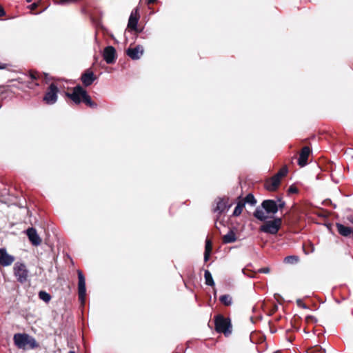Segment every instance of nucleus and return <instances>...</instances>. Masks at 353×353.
<instances>
[{
    "instance_id": "nucleus-1",
    "label": "nucleus",
    "mask_w": 353,
    "mask_h": 353,
    "mask_svg": "<svg viewBox=\"0 0 353 353\" xmlns=\"http://www.w3.org/2000/svg\"><path fill=\"white\" fill-rule=\"evenodd\" d=\"M13 341L14 345L19 349L26 350L27 345H29L30 349H34L38 347V343L34 338L28 334H15L13 337Z\"/></svg>"
},
{
    "instance_id": "nucleus-2",
    "label": "nucleus",
    "mask_w": 353,
    "mask_h": 353,
    "mask_svg": "<svg viewBox=\"0 0 353 353\" xmlns=\"http://www.w3.org/2000/svg\"><path fill=\"white\" fill-rule=\"evenodd\" d=\"M214 325L215 330L219 333H223L226 336L232 333V325L229 318L217 315L214 318Z\"/></svg>"
},
{
    "instance_id": "nucleus-3",
    "label": "nucleus",
    "mask_w": 353,
    "mask_h": 353,
    "mask_svg": "<svg viewBox=\"0 0 353 353\" xmlns=\"http://www.w3.org/2000/svg\"><path fill=\"white\" fill-rule=\"evenodd\" d=\"M281 223L282 219L276 217L274 220L266 221L265 224L261 225L259 230L266 234H276L280 230Z\"/></svg>"
},
{
    "instance_id": "nucleus-4",
    "label": "nucleus",
    "mask_w": 353,
    "mask_h": 353,
    "mask_svg": "<svg viewBox=\"0 0 353 353\" xmlns=\"http://www.w3.org/2000/svg\"><path fill=\"white\" fill-rule=\"evenodd\" d=\"M13 272L17 281L20 283H24L28 281L29 271L23 263H15L13 268Z\"/></svg>"
},
{
    "instance_id": "nucleus-5",
    "label": "nucleus",
    "mask_w": 353,
    "mask_h": 353,
    "mask_svg": "<svg viewBox=\"0 0 353 353\" xmlns=\"http://www.w3.org/2000/svg\"><path fill=\"white\" fill-rule=\"evenodd\" d=\"M59 89L54 83H51L43 97V101L48 105H52L57 101Z\"/></svg>"
},
{
    "instance_id": "nucleus-6",
    "label": "nucleus",
    "mask_w": 353,
    "mask_h": 353,
    "mask_svg": "<svg viewBox=\"0 0 353 353\" xmlns=\"http://www.w3.org/2000/svg\"><path fill=\"white\" fill-rule=\"evenodd\" d=\"M78 274V294L79 299L81 304L85 303V295H86V288H85V279L84 275L83 274L81 270L77 271Z\"/></svg>"
},
{
    "instance_id": "nucleus-7",
    "label": "nucleus",
    "mask_w": 353,
    "mask_h": 353,
    "mask_svg": "<svg viewBox=\"0 0 353 353\" xmlns=\"http://www.w3.org/2000/svg\"><path fill=\"white\" fill-rule=\"evenodd\" d=\"M85 89L78 85L73 88L72 92H66L65 95L70 98L75 104L81 103L82 97L85 92Z\"/></svg>"
},
{
    "instance_id": "nucleus-8",
    "label": "nucleus",
    "mask_w": 353,
    "mask_h": 353,
    "mask_svg": "<svg viewBox=\"0 0 353 353\" xmlns=\"http://www.w3.org/2000/svg\"><path fill=\"white\" fill-rule=\"evenodd\" d=\"M261 207L267 214H276L278 212L277 203L273 199H266L261 203Z\"/></svg>"
},
{
    "instance_id": "nucleus-9",
    "label": "nucleus",
    "mask_w": 353,
    "mask_h": 353,
    "mask_svg": "<svg viewBox=\"0 0 353 353\" xmlns=\"http://www.w3.org/2000/svg\"><path fill=\"white\" fill-rule=\"evenodd\" d=\"M103 57L105 62L111 64L115 62L116 60V50L112 46H107L103 50Z\"/></svg>"
},
{
    "instance_id": "nucleus-10",
    "label": "nucleus",
    "mask_w": 353,
    "mask_h": 353,
    "mask_svg": "<svg viewBox=\"0 0 353 353\" xmlns=\"http://www.w3.org/2000/svg\"><path fill=\"white\" fill-rule=\"evenodd\" d=\"M138 21V10L137 8H136L130 14L128 20V28L134 30L137 32H141L142 30H139L137 28Z\"/></svg>"
},
{
    "instance_id": "nucleus-11",
    "label": "nucleus",
    "mask_w": 353,
    "mask_h": 353,
    "mask_svg": "<svg viewBox=\"0 0 353 353\" xmlns=\"http://www.w3.org/2000/svg\"><path fill=\"white\" fill-rule=\"evenodd\" d=\"M14 261V257L10 255L5 248L0 249V265L2 266H8Z\"/></svg>"
},
{
    "instance_id": "nucleus-12",
    "label": "nucleus",
    "mask_w": 353,
    "mask_h": 353,
    "mask_svg": "<svg viewBox=\"0 0 353 353\" xmlns=\"http://www.w3.org/2000/svg\"><path fill=\"white\" fill-rule=\"evenodd\" d=\"M126 54L133 60H138L143 54V46L138 45L134 48H129L126 50Z\"/></svg>"
},
{
    "instance_id": "nucleus-13",
    "label": "nucleus",
    "mask_w": 353,
    "mask_h": 353,
    "mask_svg": "<svg viewBox=\"0 0 353 353\" xmlns=\"http://www.w3.org/2000/svg\"><path fill=\"white\" fill-rule=\"evenodd\" d=\"M26 234L31 242V243L34 246H38L41 243V239L40 236L38 235L36 229L34 228H30L26 230Z\"/></svg>"
},
{
    "instance_id": "nucleus-14",
    "label": "nucleus",
    "mask_w": 353,
    "mask_h": 353,
    "mask_svg": "<svg viewBox=\"0 0 353 353\" xmlns=\"http://www.w3.org/2000/svg\"><path fill=\"white\" fill-rule=\"evenodd\" d=\"M96 77L93 72L88 70L81 74V81L84 86L88 87L95 81Z\"/></svg>"
},
{
    "instance_id": "nucleus-15",
    "label": "nucleus",
    "mask_w": 353,
    "mask_h": 353,
    "mask_svg": "<svg viewBox=\"0 0 353 353\" xmlns=\"http://www.w3.org/2000/svg\"><path fill=\"white\" fill-rule=\"evenodd\" d=\"M310 154V149L309 147L305 146L302 148V150L300 152V154H299V159H298V164L301 167H304L305 165H307V159H308Z\"/></svg>"
},
{
    "instance_id": "nucleus-16",
    "label": "nucleus",
    "mask_w": 353,
    "mask_h": 353,
    "mask_svg": "<svg viewBox=\"0 0 353 353\" xmlns=\"http://www.w3.org/2000/svg\"><path fill=\"white\" fill-rule=\"evenodd\" d=\"M231 206V204H229L228 202V200L225 199H219V200L216 203V206L214 209V211L215 212H218L219 214H222L226 210L230 208Z\"/></svg>"
},
{
    "instance_id": "nucleus-17",
    "label": "nucleus",
    "mask_w": 353,
    "mask_h": 353,
    "mask_svg": "<svg viewBox=\"0 0 353 353\" xmlns=\"http://www.w3.org/2000/svg\"><path fill=\"white\" fill-rule=\"evenodd\" d=\"M281 181L274 175L266 181L265 186L268 191H274L277 189Z\"/></svg>"
},
{
    "instance_id": "nucleus-18",
    "label": "nucleus",
    "mask_w": 353,
    "mask_h": 353,
    "mask_svg": "<svg viewBox=\"0 0 353 353\" xmlns=\"http://www.w3.org/2000/svg\"><path fill=\"white\" fill-rule=\"evenodd\" d=\"M336 227L339 234L343 236L347 237L353 233V228L351 227L345 226L342 223H336Z\"/></svg>"
},
{
    "instance_id": "nucleus-19",
    "label": "nucleus",
    "mask_w": 353,
    "mask_h": 353,
    "mask_svg": "<svg viewBox=\"0 0 353 353\" xmlns=\"http://www.w3.org/2000/svg\"><path fill=\"white\" fill-rule=\"evenodd\" d=\"M265 211L261 207H257L254 210L253 215L254 216L261 221H264L268 219V216L265 215Z\"/></svg>"
},
{
    "instance_id": "nucleus-20",
    "label": "nucleus",
    "mask_w": 353,
    "mask_h": 353,
    "mask_svg": "<svg viewBox=\"0 0 353 353\" xmlns=\"http://www.w3.org/2000/svg\"><path fill=\"white\" fill-rule=\"evenodd\" d=\"M236 240V234L232 230H230L225 235L223 236V242L225 244L231 243L235 242Z\"/></svg>"
},
{
    "instance_id": "nucleus-21",
    "label": "nucleus",
    "mask_w": 353,
    "mask_h": 353,
    "mask_svg": "<svg viewBox=\"0 0 353 353\" xmlns=\"http://www.w3.org/2000/svg\"><path fill=\"white\" fill-rule=\"evenodd\" d=\"M81 102H83L90 108H96L97 107V103L92 101L90 96L88 94L86 90H85Z\"/></svg>"
},
{
    "instance_id": "nucleus-22",
    "label": "nucleus",
    "mask_w": 353,
    "mask_h": 353,
    "mask_svg": "<svg viewBox=\"0 0 353 353\" xmlns=\"http://www.w3.org/2000/svg\"><path fill=\"white\" fill-rule=\"evenodd\" d=\"M244 206H245V202H243L242 200L239 201L236 206L235 207V208L234 210L233 216H239L241 214Z\"/></svg>"
},
{
    "instance_id": "nucleus-23",
    "label": "nucleus",
    "mask_w": 353,
    "mask_h": 353,
    "mask_svg": "<svg viewBox=\"0 0 353 353\" xmlns=\"http://www.w3.org/2000/svg\"><path fill=\"white\" fill-rule=\"evenodd\" d=\"M204 277L205 280V284L209 286H214V281L213 280L212 274L209 270H205Z\"/></svg>"
},
{
    "instance_id": "nucleus-24",
    "label": "nucleus",
    "mask_w": 353,
    "mask_h": 353,
    "mask_svg": "<svg viewBox=\"0 0 353 353\" xmlns=\"http://www.w3.org/2000/svg\"><path fill=\"white\" fill-rule=\"evenodd\" d=\"M241 200L243 201V202H245V205L248 203L252 206H254L256 203V199L254 198V195L251 193L247 194L245 199Z\"/></svg>"
},
{
    "instance_id": "nucleus-25",
    "label": "nucleus",
    "mask_w": 353,
    "mask_h": 353,
    "mask_svg": "<svg viewBox=\"0 0 353 353\" xmlns=\"http://www.w3.org/2000/svg\"><path fill=\"white\" fill-rule=\"evenodd\" d=\"M220 301L225 305H230L232 303V297L229 294H224L220 296Z\"/></svg>"
},
{
    "instance_id": "nucleus-26",
    "label": "nucleus",
    "mask_w": 353,
    "mask_h": 353,
    "mask_svg": "<svg viewBox=\"0 0 353 353\" xmlns=\"http://www.w3.org/2000/svg\"><path fill=\"white\" fill-rule=\"evenodd\" d=\"M39 298L45 303H48L51 300V296L46 291H40L39 292Z\"/></svg>"
},
{
    "instance_id": "nucleus-27",
    "label": "nucleus",
    "mask_w": 353,
    "mask_h": 353,
    "mask_svg": "<svg viewBox=\"0 0 353 353\" xmlns=\"http://www.w3.org/2000/svg\"><path fill=\"white\" fill-rule=\"evenodd\" d=\"M299 256H294V255H291V256H286L284 259V262L285 263L295 264L299 261Z\"/></svg>"
},
{
    "instance_id": "nucleus-28",
    "label": "nucleus",
    "mask_w": 353,
    "mask_h": 353,
    "mask_svg": "<svg viewBox=\"0 0 353 353\" xmlns=\"http://www.w3.org/2000/svg\"><path fill=\"white\" fill-rule=\"evenodd\" d=\"M308 353H325V349L319 345H315L308 350Z\"/></svg>"
},
{
    "instance_id": "nucleus-29",
    "label": "nucleus",
    "mask_w": 353,
    "mask_h": 353,
    "mask_svg": "<svg viewBox=\"0 0 353 353\" xmlns=\"http://www.w3.org/2000/svg\"><path fill=\"white\" fill-rule=\"evenodd\" d=\"M288 171L287 167H283L274 176L281 181V179L287 174Z\"/></svg>"
},
{
    "instance_id": "nucleus-30",
    "label": "nucleus",
    "mask_w": 353,
    "mask_h": 353,
    "mask_svg": "<svg viewBox=\"0 0 353 353\" xmlns=\"http://www.w3.org/2000/svg\"><path fill=\"white\" fill-rule=\"evenodd\" d=\"M276 201V203L277 202L279 203H277L278 210L279 209H282L285 207V202L284 201H283L281 197H278L277 200Z\"/></svg>"
},
{
    "instance_id": "nucleus-31",
    "label": "nucleus",
    "mask_w": 353,
    "mask_h": 353,
    "mask_svg": "<svg viewBox=\"0 0 353 353\" xmlns=\"http://www.w3.org/2000/svg\"><path fill=\"white\" fill-rule=\"evenodd\" d=\"M296 305L299 307H302L303 309H308V307L303 302L301 299L296 300Z\"/></svg>"
},
{
    "instance_id": "nucleus-32",
    "label": "nucleus",
    "mask_w": 353,
    "mask_h": 353,
    "mask_svg": "<svg viewBox=\"0 0 353 353\" xmlns=\"http://www.w3.org/2000/svg\"><path fill=\"white\" fill-rule=\"evenodd\" d=\"M211 252L212 251V243L210 240H206V242H205V252Z\"/></svg>"
},
{
    "instance_id": "nucleus-33",
    "label": "nucleus",
    "mask_w": 353,
    "mask_h": 353,
    "mask_svg": "<svg viewBox=\"0 0 353 353\" xmlns=\"http://www.w3.org/2000/svg\"><path fill=\"white\" fill-rule=\"evenodd\" d=\"M78 0H60L59 1H56V3L63 5L65 3H69L72 2L77 1Z\"/></svg>"
},
{
    "instance_id": "nucleus-34",
    "label": "nucleus",
    "mask_w": 353,
    "mask_h": 353,
    "mask_svg": "<svg viewBox=\"0 0 353 353\" xmlns=\"http://www.w3.org/2000/svg\"><path fill=\"white\" fill-rule=\"evenodd\" d=\"M288 192L290 194L297 193L298 189L294 185H290L288 188Z\"/></svg>"
},
{
    "instance_id": "nucleus-35",
    "label": "nucleus",
    "mask_w": 353,
    "mask_h": 353,
    "mask_svg": "<svg viewBox=\"0 0 353 353\" xmlns=\"http://www.w3.org/2000/svg\"><path fill=\"white\" fill-rule=\"evenodd\" d=\"M270 268L268 267L261 268L259 272L263 274H268L270 272Z\"/></svg>"
},
{
    "instance_id": "nucleus-36",
    "label": "nucleus",
    "mask_w": 353,
    "mask_h": 353,
    "mask_svg": "<svg viewBox=\"0 0 353 353\" xmlns=\"http://www.w3.org/2000/svg\"><path fill=\"white\" fill-rule=\"evenodd\" d=\"M210 252L207 251L204 252V261L206 262L209 260Z\"/></svg>"
},
{
    "instance_id": "nucleus-37",
    "label": "nucleus",
    "mask_w": 353,
    "mask_h": 353,
    "mask_svg": "<svg viewBox=\"0 0 353 353\" xmlns=\"http://www.w3.org/2000/svg\"><path fill=\"white\" fill-rule=\"evenodd\" d=\"M5 15H6L5 10H4L3 8L1 6H0V17H3Z\"/></svg>"
},
{
    "instance_id": "nucleus-38",
    "label": "nucleus",
    "mask_w": 353,
    "mask_h": 353,
    "mask_svg": "<svg viewBox=\"0 0 353 353\" xmlns=\"http://www.w3.org/2000/svg\"><path fill=\"white\" fill-rule=\"evenodd\" d=\"M8 65L6 63H0V70H4V69L7 68Z\"/></svg>"
},
{
    "instance_id": "nucleus-39",
    "label": "nucleus",
    "mask_w": 353,
    "mask_h": 353,
    "mask_svg": "<svg viewBox=\"0 0 353 353\" xmlns=\"http://www.w3.org/2000/svg\"><path fill=\"white\" fill-rule=\"evenodd\" d=\"M37 6L38 5H37V3H33L32 4H31L30 6V8L31 10H34V9H35L37 7Z\"/></svg>"
},
{
    "instance_id": "nucleus-40",
    "label": "nucleus",
    "mask_w": 353,
    "mask_h": 353,
    "mask_svg": "<svg viewBox=\"0 0 353 353\" xmlns=\"http://www.w3.org/2000/svg\"><path fill=\"white\" fill-rule=\"evenodd\" d=\"M30 77L32 79H37V74H34V73H31L30 74Z\"/></svg>"
},
{
    "instance_id": "nucleus-41",
    "label": "nucleus",
    "mask_w": 353,
    "mask_h": 353,
    "mask_svg": "<svg viewBox=\"0 0 353 353\" xmlns=\"http://www.w3.org/2000/svg\"><path fill=\"white\" fill-rule=\"evenodd\" d=\"M157 0H148V4L154 3Z\"/></svg>"
},
{
    "instance_id": "nucleus-42",
    "label": "nucleus",
    "mask_w": 353,
    "mask_h": 353,
    "mask_svg": "<svg viewBox=\"0 0 353 353\" xmlns=\"http://www.w3.org/2000/svg\"><path fill=\"white\" fill-rule=\"evenodd\" d=\"M32 0H26L27 2H31Z\"/></svg>"
},
{
    "instance_id": "nucleus-43",
    "label": "nucleus",
    "mask_w": 353,
    "mask_h": 353,
    "mask_svg": "<svg viewBox=\"0 0 353 353\" xmlns=\"http://www.w3.org/2000/svg\"><path fill=\"white\" fill-rule=\"evenodd\" d=\"M68 353H75L74 351H70Z\"/></svg>"
},
{
    "instance_id": "nucleus-44",
    "label": "nucleus",
    "mask_w": 353,
    "mask_h": 353,
    "mask_svg": "<svg viewBox=\"0 0 353 353\" xmlns=\"http://www.w3.org/2000/svg\"><path fill=\"white\" fill-rule=\"evenodd\" d=\"M350 221L353 223V219L350 220Z\"/></svg>"
}]
</instances>
